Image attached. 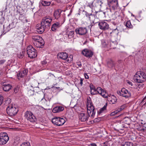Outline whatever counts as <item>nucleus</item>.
<instances>
[{"mask_svg": "<svg viewBox=\"0 0 146 146\" xmlns=\"http://www.w3.org/2000/svg\"><path fill=\"white\" fill-rule=\"evenodd\" d=\"M85 15L87 18L90 21L93 22L95 18L94 15L92 14H89L86 11L85 12Z\"/></svg>", "mask_w": 146, "mask_h": 146, "instance_id": "21", "label": "nucleus"}, {"mask_svg": "<svg viewBox=\"0 0 146 146\" xmlns=\"http://www.w3.org/2000/svg\"><path fill=\"white\" fill-rule=\"evenodd\" d=\"M24 54L22 52V54L21 53L19 54L18 55V57L19 58H22L24 56Z\"/></svg>", "mask_w": 146, "mask_h": 146, "instance_id": "44", "label": "nucleus"}, {"mask_svg": "<svg viewBox=\"0 0 146 146\" xmlns=\"http://www.w3.org/2000/svg\"><path fill=\"white\" fill-rule=\"evenodd\" d=\"M78 65L80 67H81V64H78Z\"/></svg>", "mask_w": 146, "mask_h": 146, "instance_id": "61", "label": "nucleus"}, {"mask_svg": "<svg viewBox=\"0 0 146 146\" xmlns=\"http://www.w3.org/2000/svg\"><path fill=\"white\" fill-rule=\"evenodd\" d=\"M75 32L77 34L80 35H84L87 33V30L85 28L80 27L76 29Z\"/></svg>", "mask_w": 146, "mask_h": 146, "instance_id": "11", "label": "nucleus"}, {"mask_svg": "<svg viewBox=\"0 0 146 146\" xmlns=\"http://www.w3.org/2000/svg\"><path fill=\"white\" fill-rule=\"evenodd\" d=\"M57 119L58 117H55L52 119V121L54 124L56 125Z\"/></svg>", "mask_w": 146, "mask_h": 146, "instance_id": "36", "label": "nucleus"}, {"mask_svg": "<svg viewBox=\"0 0 146 146\" xmlns=\"http://www.w3.org/2000/svg\"><path fill=\"white\" fill-rule=\"evenodd\" d=\"M41 3L43 6H48L50 5L51 3V2H47L44 1H42Z\"/></svg>", "mask_w": 146, "mask_h": 146, "instance_id": "28", "label": "nucleus"}, {"mask_svg": "<svg viewBox=\"0 0 146 146\" xmlns=\"http://www.w3.org/2000/svg\"><path fill=\"white\" fill-rule=\"evenodd\" d=\"M11 25L10 24L9 26H8L7 27V28H8V29L7 31V32H8L12 28H10V26Z\"/></svg>", "mask_w": 146, "mask_h": 146, "instance_id": "54", "label": "nucleus"}, {"mask_svg": "<svg viewBox=\"0 0 146 146\" xmlns=\"http://www.w3.org/2000/svg\"><path fill=\"white\" fill-rule=\"evenodd\" d=\"M117 44V42L116 41H111L110 42V46L111 48H114Z\"/></svg>", "mask_w": 146, "mask_h": 146, "instance_id": "30", "label": "nucleus"}, {"mask_svg": "<svg viewBox=\"0 0 146 146\" xmlns=\"http://www.w3.org/2000/svg\"><path fill=\"white\" fill-rule=\"evenodd\" d=\"M57 56L59 58L64 60H66V61L68 63L70 62L72 60L73 56L70 55V56H68V54L65 52H61L58 54Z\"/></svg>", "mask_w": 146, "mask_h": 146, "instance_id": "6", "label": "nucleus"}, {"mask_svg": "<svg viewBox=\"0 0 146 146\" xmlns=\"http://www.w3.org/2000/svg\"><path fill=\"white\" fill-rule=\"evenodd\" d=\"M90 87L91 90V93L92 94H96L98 93L100 94L99 91L100 90V88H98L96 90L95 87L92 84H90Z\"/></svg>", "mask_w": 146, "mask_h": 146, "instance_id": "14", "label": "nucleus"}, {"mask_svg": "<svg viewBox=\"0 0 146 146\" xmlns=\"http://www.w3.org/2000/svg\"><path fill=\"white\" fill-rule=\"evenodd\" d=\"M77 106L76 105H74V109H76L77 108Z\"/></svg>", "mask_w": 146, "mask_h": 146, "instance_id": "57", "label": "nucleus"}, {"mask_svg": "<svg viewBox=\"0 0 146 146\" xmlns=\"http://www.w3.org/2000/svg\"><path fill=\"white\" fill-rule=\"evenodd\" d=\"M98 25L99 26L100 28V23L99 22L98 23Z\"/></svg>", "mask_w": 146, "mask_h": 146, "instance_id": "59", "label": "nucleus"}, {"mask_svg": "<svg viewBox=\"0 0 146 146\" xmlns=\"http://www.w3.org/2000/svg\"><path fill=\"white\" fill-rule=\"evenodd\" d=\"M44 26V25H42L41 23L40 24H38L36 26L37 32L39 34L42 33L46 28V27Z\"/></svg>", "mask_w": 146, "mask_h": 146, "instance_id": "13", "label": "nucleus"}, {"mask_svg": "<svg viewBox=\"0 0 146 146\" xmlns=\"http://www.w3.org/2000/svg\"><path fill=\"white\" fill-rule=\"evenodd\" d=\"M56 125L60 126L62 125L65 122V120L63 118L58 117Z\"/></svg>", "mask_w": 146, "mask_h": 146, "instance_id": "22", "label": "nucleus"}, {"mask_svg": "<svg viewBox=\"0 0 146 146\" xmlns=\"http://www.w3.org/2000/svg\"><path fill=\"white\" fill-rule=\"evenodd\" d=\"M38 84L37 81H34L32 82L31 86L33 88H36L38 86Z\"/></svg>", "mask_w": 146, "mask_h": 146, "instance_id": "31", "label": "nucleus"}, {"mask_svg": "<svg viewBox=\"0 0 146 146\" xmlns=\"http://www.w3.org/2000/svg\"><path fill=\"white\" fill-rule=\"evenodd\" d=\"M106 61L107 65L108 68H111L115 67V63L111 59H108L106 60Z\"/></svg>", "mask_w": 146, "mask_h": 146, "instance_id": "17", "label": "nucleus"}, {"mask_svg": "<svg viewBox=\"0 0 146 146\" xmlns=\"http://www.w3.org/2000/svg\"><path fill=\"white\" fill-rule=\"evenodd\" d=\"M86 105L88 114L86 113H83L79 115V119L82 121H87L89 117H93L95 114L94 107L90 98L88 99Z\"/></svg>", "mask_w": 146, "mask_h": 146, "instance_id": "1", "label": "nucleus"}, {"mask_svg": "<svg viewBox=\"0 0 146 146\" xmlns=\"http://www.w3.org/2000/svg\"><path fill=\"white\" fill-rule=\"evenodd\" d=\"M64 108L61 106H57L54 108L52 110V111L54 113L59 112L63 111Z\"/></svg>", "mask_w": 146, "mask_h": 146, "instance_id": "19", "label": "nucleus"}, {"mask_svg": "<svg viewBox=\"0 0 146 146\" xmlns=\"http://www.w3.org/2000/svg\"><path fill=\"white\" fill-rule=\"evenodd\" d=\"M52 21V19L49 17H44L41 23L42 25H44L47 29L49 28L50 25V23Z\"/></svg>", "mask_w": 146, "mask_h": 146, "instance_id": "9", "label": "nucleus"}, {"mask_svg": "<svg viewBox=\"0 0 146 146\" xmlns=\"http://www.w3.org/2000/svg\"><path fill=\"white\" fill-rule=\"evenodd\" d=\"M27 53L28 57L31 58H35L37 55L36 50L31 45H29L27 48Z\"/></svg>", "mask_w": 146, "mask_h": 146, "instance_id": "4", "label": "nucleus"}, {"mask_svg": "<svg viewBox=\"0 0 146 146\" xmlns=\"http://www.w3.org/2000/svg\"><path fill=\"white\" fill-rule=\"evenodd\" d=\"M133 144L129 142H127L121 145V146H133Z\"/></svg>", "mask_w": 146, "mask_h": 146, "instance_id": "34", "label": "nucleus"}, {"mask_svg": "<svg viewBox=\"0 0 146 146\" xmlns=\"http://www.w3.org/2000/svg\"><path fill=\"white\" fill-rule=\"evenodd\" d=\"M7 114L11 116L15 115L18 111V110L16 107L12 104H10L6 108Z\"/></svg>", "mask_w": 146, "mask_h": 146, "instance_id": "3", "label": "nucleus"}, {"mask_svg": "<svg viewBox=\"0 0 146 146\" xmlns=\"http://www.w3.org/2000/svg\"><path fill=\"white\" fill-rule=\"evenodd\" d=\"M108 4L109 7L112 8L113 10L117 9L118 6L117 1L116 0H112L108 2Z\"/></svg>", "mask_w": 146, "mask_h": 146, "instance_id": "12", "label": "nucleus"}, {"mask_svg": "<svg viewBox=\"0 0 146 146\" xmlns=\"http://www.w3.org/2000/svg\"><path fill=\"white\" fill-rule=\"evenodd\" d=\"M134 81L136 82H143L146 80V74L142 71L137 72L133 77Z\"/></svg>", "mask_w": 146, "mask_h": 146, "instance_id": "2", "label": "nucleus"}, {"mask_svg": "<svg viewBox=\"0 0 146 146\" xmlns=\"http://www.w3.org/2000/svg\"><path fill=\"white\" fill-rule=\"evenodd\" d=\"M44 98V97L43 98H42L41 99V100L42 101V100Z\"/></svg>", "mask_w": 146, "mask_h": 146, "instance_id": "60", "label": "nucleus"}, {"mask_svg": "<svg viewBox=\"0 0 146 146\" xmlns=\"http://www.w3.org/2000/svg\"><path fill=\"white\" fill-rule=\"evenodd\" d=\"M137 83L140 84H137V88H143V86L144 84L143 83V82H137Z\"/></svg>", "mask_w": 146, "mask_h": 146, "instance_id": "37", "label": "nucleus"}, {"mask_svg": "<svg viewBox=\"0 0 146 146\" xmlns=\"http://www.w3.org/2000/svg\"><path fill=\"white\" fill-rule=\"evenodd\" d=\"M60 26V23L58 22L54 23L52 25L51 29L53 31H55Z\"/></svg>", "mask_w": 146, "mask_h": 146, "instance_id": "24", "label": "nucleus"}, {"mask_svg": "<svg viewBox=\"0 0 146 146\" xmlns=\"http://www.w3.org/2000/svg\"><path fill=\"white\" fill-rule=\"evenodd\" d=\"M48 75L49 76H53L54 77H55V76H54V75L53 74H51V73H49L48 74Z\"/></svg>", "mask_w": 146, "mask_h": 146, "instance_id": "52", "label": "nucleus"}, {"mask_svg": "<svg viewBox=\"0 0 146 146\" xmlns=\"http://www.w3.org/2000/svg\"><path fill=\"white\" fill-rule=\"evenodd\" d=\"M84 76L86 78L88 79L89 78V76L87 74H85Z\"/></svg>", "mask_w": 146, "mask_h": 146, "instance_id": "53", "label": "nucleus"}, {"mask_svg": "<svg viewBox=\"0 0 146 146\" xmlns=\"http://www.w3.org/2000/svg\"><path fill=\"white\" fill-rule=\"evenodd\" d=\"M28 72V70L25 69L20 71L19 73L17 74V76L18 77L22 78L26 76Z\"/></svg>", "mask_w": 146, "mask_h": 146, "instance_id": "20", "label": "nucleus"}, {"mask_svg": "<svg viewBox=\"0 0 146 146\" xmlns=\"http://www.w3.org/2000/svg\"><path fill=\"white\" fill-rule=\"evenodd\" d=\"M81 53L83 55L88 58L91 57L93 55V52L92 51L87 49H84Z\"/></svg>", "mask_w": 146, "mask_h": 146, "instance_id": "10", "label": "nucleus"}, {"mask_svg": "<svg viewBox=\"0 0 146 146\" xmlns=\"http://www.w3.org/2000/svg\"><path fill=\"white\" fill-rule=\"evenodd\" d=\"M107 105V103H106L104 105V106L101 108V113L103 112H105L106 111V107Z\"/></svg>", "mask_w": 146, "mask_h": 146, "instance_id": "32", "label": "nucleus"}, {"mask_svg": "<svg viewBox=\"0 0 146 146\" xmlns=\"http://www.w3.org/2000/svg\"><path fill=\"white\" fill-rule=\"evenodd\" d=\"M107 99L110 104H115L116 102L117 101V98L114 95L109 96L107 98Z\"/></svg>", "mask_w": 146, "mask_h": 146, "instance_id": "15", "label": "nucleus"}, {"mask_svg": "<svg viewBox=\"0 0 146 146\" xmlns=\"http://www.w3.org/2000/svg\"><path fill=\"white\" fill-rule=\"evenodd\" d=\"M109 25L105 22H101V29H106L108 28Z\"/></svg>", "mask_w": 146, "mask_h": 146, "instance_id": "25", "label": "nucleus"}, {"mask_svg": "<svg viewBox=\"0 0 146 146\" xmlns=\"http://www.w3.org/2000/svg\"><path fill=\"white\" fill-rule=\"evenodd\" d=\"M9 140L7 134L5 132L0 133V144L3 145L6 144Z\"/></svg>", "mask_w": 146, "mask_h": 146, "instance_id": "7", "label": "nucleus"}, {"mask_svg": "<svg viewBox=\"0 0 146 146\" xmlns=\"http://www.w3.org/2000/svg\"><path fill=\"white\" fill-rule=\"evenodd\" d=\"M6 33V32H5V33H4L3 34V35H4V34H5Z\"/></svg>", "mask_w": 146, "mask_h": 146, "instance_id": "64", "label": "nucleus"}, {"mask_svg": "<svg viewBox=\"0 0 146 146\" xmlns=\"http://www.w3.org/2000/svg\"><path fill=\"white\" fill-rule=\"evenodd\" d=\"M21 146H31L30 143L29 142L23 143Z\"/></svg>", "mask_w": 146, "mask_h": 146, "instance_id": "38", "label": "nucleus"}, {"mask_svg": "<svg viewBox=\"0 0 146 146\" xmlns=\"http://www.w3.org/2000/svg\"><path fill=\"white\" fill-rule=\"evenodd\" d=\"M109 141H106L105 142H104L103 144L102 145V146H109L110 145H109Z\"/></svg>", "mask_w": 146, "mask_h": 146, "instance_id": "40", "label": "nucleus"}, {"mask_svg": "<svg viewBox=\"0 0 146 146\" xmlns=\"http://www.w3.org/2000/svg\"><path fill=\"white\" fill-rule=\"evenodd\" d=\"M3 96L0 95V106L1 105L3 102Z\"/></svg>", "mask_w": 146, "mask_h": 146, "instance_id": "42", "label": "nucleus"}, {"mask_svg": "<svg viewBox=\"0 0 146 146\" xmlns=\"http://www.w3.org/2000/svg\"><path fill=\"white\" fill-rule=\"evenodd\" d=\"M102 46L104 47H105L107 45V44L106 43V41H104V40L102 41Z\"/></svg>", "mask_w": 146, "mask_h": 146, "instance_id": "45", "label": "nucleus"}, {"mask_svg": "<svg viewBox=\"0 0 146 146\" xmlns=\"http://www.w3.org/2000/svg\"><path fill=\"white\" fill-rule=\"evenodd\" d=\"M101 96H102L103 98H107L108 96V94L106 93L105 90H104L102 89L101 88Z\"/></svg>", "mask_w": 146, "mask_h": 146, "instance_id": "27", "label": "nucleus"}, {"mask_svg": "<svg viewBox=\"0 0 146 146\" xmlns=\"http://www.w3.org/2000/svg\"><path fill=\"white\" fill-rule=\"evenodd\" d=\"M127 83L129 85L131 86H132L133 84H132V83L131 82L129 81V80L127 81Z\"/></svg>", "mask_w": 146, "mask_h": 146, "instance_id": "48", "label": "nucleus"}, {"mask_svg": "<svg viewBox=\"0 0 146 146\" xmlns=\"http://www.w3.org/2000/svg\"><path fill=\"white\" fill-rule=\"evenodd\" d=\"M35 38L36 39H40V38H42L36 34L33 35L32 36V38Z\"/></svg>", "mask_w": 146, "mask_h": 146, "instance_id": "35", "label": "nucleus"}, {"mask_svg": "<svg viewBox=\"0 0 146 146\" xmlns=\"http://www.w3.org/2000/svg\"><path fill=\"white\" fill-rule=\"evenodd\" d=\"M80 84L82 85V80H80Z\"/></svg>", "mask_w": 146, "mask_h": 146, "instance_id": "58", "label": "nucleus"}, {"mask_svg": "<svg viewBox=\"0 0 146 146\" xmlns=\"http://www.w3.org/2000/svg\"><path fill=\"white\" fill-rule=\"evenodd\" d=\"M40 39L41 40L42 38H40V39H37L36 38H32V41L33 43H34V41H37L38 40H40Z\"/></svg>", "mask_w": 146, "mask_h": 146, "instance_id": "46", "label": "nucleus"}, {"mask_svg": "<svg viewBox=\"0 0 146 146\" xmlns=\"http://www.w3.org/2000/svg\"><path fill=\"white\" fill-rule=\"evenodd\" d=\"M89 145L90 146H97L96 144L95 143H91Z\"/></svg>", "mask_w": 146, "mask_h": 146, "instance_id": "50", "label": "nucleus"}, {"mask_svg": "<svg viewBox=\"0 0 146 146\" xmlns=\"http://www.w3.org/2000/svg\"><path fill=\"white\" fill-rule=\"evenodd\" d=\"M25 117L26 119L31 122L35 123H36L37 119L31 111H27L25 113Z\"/></svg>", "mask_w": 146, "mask_h": 146, "instance_id": "5", "label": "nucleus"}, {"mask_svg": "<svg viewBox=\"0 0 146 146\" xmlns=\"http://www.w3.org/2000/svg\"><path fill=\"white\" fill-rule=\"evenodd\" d=\"M118 95L125 98L131 96V94L130 91H128L125 88H123L121 90L117 91Z\"/></svg>", "mask_w": 146, "mask_h": 146, "instance_id": "8", "label": "nucleus"}, {"mask_svg": "<svg viewBox=\"0 0 146 146\" xmlns=\"http://www.w3.org/2000/svg\"><path fill=\"white\" fill-rule=\"evenodd\" d=\"M100 121V118L99 117L98 118H96L94 119V121L95 122H98Z\"/></svg>", "mask_w": 146, "mask_h": 146, "instance_id": "43", "label": "nucleus"}, {"mask_svg": "<svg viewBox=\"0 0 146 146\" xmlns=\"http://www.w3.org/2000/svg\"><path fill=\"white\" fill-rule=\"evenodd\" d=\"M126 107V105L125 104H124L121 106L119 107L117 109V112H119L123 110Z\"/></svg>", "mask_w": 146, "mask_h": 146, "instance_id": "29", "label": "nucleus"}, {"mask_svg": "<svg viewBox=\"0 0 146 146\" xmlns=\"http://www.w3.org/2000/svg\"><path fill=\"white\" fill-rule=\"evenodd\" d=\"M118 113V112H117V110H116L115 111L112 112L110 114V115H115L117 114V113Z\"/></svg>", "mask_w": 146, "mask_h": 146, "instance_id": "41", "label": "nucleus"}, {"mask_svg": "<svg viewBox=\"0 0 146 146\" xmlns=\"http://www.w3.org/2000/svg\"><path fill=\"white\" fill-rule=\"evenodd\" d=\"M28 94L29 96H31L34 94V92L33 91L30 90L28 91Z\"/></svg>", "mask_w": 146, "mask_h": 146, "instance_id": "39", "label": "nucleus"}, {"mask_svg": "<svg viewBox=\"0 0 146 146\" xmlns=\"http://www.w3.org/2000/svg\"><path fill=\"white\" fill-rule=\"evenodd\" d=\"M47 62L46 60H44L42 62V64L43 65H45L47 64Z\"/></svg>", "mask_w": 146, "mask_h": 146, "instance_id": "47", "label": "nucleus"}, {"mask_svg": "<svg viewBox=\"0 0 146 146\" xmlns=\"http://www.w3.org/2000/svg\"><path fill=\"white\" fill-rule=\"evenodd\" d=\"M88 6L90 7V8H91L93 7L92 4V3L89 4L88 5Z\"/></svg>", "mask_w": 146, "mask_h": 146, "instance_id": "55", "label": "nucleus"}, {"mask_svg": "<svg viewBox=\"0 0 146 146\" xmlns=\"http://www.w3.org/2000/svg\"><path fill=\"white\" fill-rule=\"evenodd\" d=\"M61 11L60 9H58L55 11L54 13V16L56 19H58L60 17Z\"/></svg>", "mask_w": 146, "mask_h": 146, "instance_id": "23", "label": "nucleus"}, {"mask_svg": "<svg viewBox=\"0 0 146 146\" xmlns=\"http://www.w3.org/2000/svg\"><path fill=\"white\" fill-rule=\"evenodd\" d=\"M74 33V31H68L66 32V35L68 37L70 38L73 37Z\"/></svg>", "mask_w": 146, "mask_h": 146, "instance_id": "26", "label": "nucleus"}, {"mask_svg": "<svg viewBox=\"0 0 146 146\" xmlns=\"http://www.w3.org/2000/svg\"><path fill=\"white\" fill-rule=\"evenodd\" d=\"M18 91L17 89V88H15L14 89V92L16 93H17Z\"/></svg>", "mask_w": 146, "mask_h": 146, "instance_id": "56", "label": "nucleus"}, {"mask_svg": "<svg viewBox=\"0 0 146 146\" xmlns=\"http://www.w3.org/2000/svg\"><path fill=\"white\" fill-rule=\"evenodd\" d=\"M44 40L42 38V39H40V40H38L37 41H34L33 44L37 47L41 48L42 46L44 45Z\"/></svg>", "mask_w": 146, "mask_h": 146, "instance_id": "16", "label": "nucleus"}, {"mask_svg": "<svg viewBox=\"0 0 146 146\" xmlns=\"http://www.w3.org/2000/svg\"><path fill=\"white\" fill-rule=\"evenodd\" d=\"M103 132H104V133H106V132L105 131V130H104V132L103 131H102Z\"/></svg>", "mask_w": 146, "mask_h": 146, "instance_id": "62", "label": "nucleus"}, {"mask_svg": "<svg viewBox=\"0 0 146 146\" xmlns=\"http://www.w3.org/2000/svg\"><path fill=\"white\" fill-rule=\"evenodd\" d=\"M2 87L3 90L6 92L9 91L12 88V86L11 85L6 83H3Z\"/></svg>", "mask_w": 146, "mask_h": 146, "instance_id": "18", "label": "nucleus"}, {"mask_svg": "<svg viewBox=\"0 0 146 146\" xmlns=\"http://www.w3.org/2000/svg\"><path fill=\"white\" fill-rule=\"evenodd\" d=\"M98 112L99 113H100V110H99Z\"/></svg>", "mask_w": 146, "mask_h": 146, "instance_id": "63", "label": "nucleus"}, {"mask_svg": "<svg viewBox=\"0 0 146 146\" xmlns=\"http://www.w3.org/2000/svg\"><path fill=\"white\" fill-rule=\"evenodd\" d=\"M125 26L129 28H131L133 27L130 21H128L125 24Z\"/></svg>", "mask_w": 146, "mask_h": 146, "instance_id": "33", "label": "nucleus"}, {"mask_svg": "<svg viewBox=\"0 0 146 146\" xmlns=\"http://www.w3.org/2000/svg\"><path fill=\"white\" fill-rule=\"evenodd\" d=\"M5 62L4 60H0V64H2L3 63Z\"/></svg>", "mask_w": 146, "mask_h": 146, "instance_id": "51", "label": "nucleus"}, {"mask_svg": "<svg viewBox=\"0 0 146 146\" xmlns=\"http://www.w3.org/2000/svg\"><path fill=\"white\" fill-rule=\"evenodd\" d=\"M146 99V96H145V97L143 100H142V101H141V103H143L144 102H146V100H145Z\"/></svg>", "mask_w": 146, "mask_h": 146, "instance_id": "49", "label": "nucleus"}]
</instances>
